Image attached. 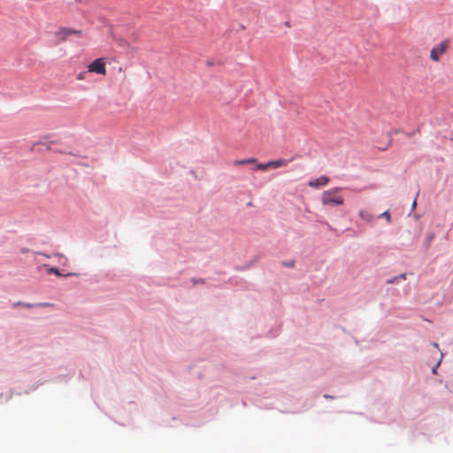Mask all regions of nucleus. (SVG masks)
Segmentation results:
<instances>
[{
	"instance_id": "obj_17",
	"label": "nucleus",
	"mask_w": 453,
	"mask_h": 453,
	"mask_svg": "<svg viewBox=\"0 0 453 453\" xmlns=\"http://www.w3.org/2000/svg\"><path fill=\"white\" fill-rule=\"evenodd\" d=\"M433 346H434V347H435V348H438V343L434 342V343H433Z\"/></svg>"
},
{
	"instance_id": "obj_7",
	"label": "nucleus",
	"mask_w": 453,
	"mask_h": 453,
	"mask_svg": "<svg viewBox=\"0 0 453 453\" xmlns=\"http://www.w3.org/2000/svg\"><path fill=\"white\" fill-rule=\"evenodd\" d=\"M257 162V159L255 157H250L245 159H239L234 161V165L238 166L242 165H248V164H255Z\"/></svg>"
},
{
	"instance_id": "obj_6",
	"label": "nucleus",
	"mask_w": 453,
	"mask_h": 453,
	"mask_svg": "<svg viewBox=\"0 0 453 453\" xmlns=\"http://www.w3.org/2000/svg\"><path fill=\"white\" fill-rule=\"evenodd\" d=\"M292 159H289V160H287V159H278V160H273V161H269L267 163V165H268V168H273V169H276V168H279V167H282V166H287L288 162L291 161Z\"/></svg>"
},
{
	"instance_id": "obj_19",
	"label": "nucleus",
	"mask_w": 453,
	"mask_h": 453,
	"mask_svg": "<svg viewBox=\"0 0 453 453\" xmlns=\"http://www.w3.org/2000/svg\"><path fill=\"white\" fill-rule=\"evenodd\" d=\"M438 365H440V361L437 363V365H435L434 368H438Z\"/></svg>"
},
{
	"instance_id": "obj_10",
	"label": "nucleus",
	"mask_w": 453,
	"mask_h": 453,
	"mask_svg": "<svg viewBox=\"0 0 453 453\" xmlns=\"http://www.w3.org/2000/svg\"><path fill=\"white\" fill-rule=\"evenodd\" d=\"M257 168L258 170H262V171L267 170L268 169L267 163L266 164H257Z\"/></svg>"
},
{
	"instance_id": "obj_12",
	"label": "nucleus",
	"mask_w": 453,
	"mask_h": 453,
	"mask_svg": "<svg viewBox=\"0 0 453 453\" xmlns=\"http://www.w3.org/2000/svg\"><path fill=\"white\" fill-rule=\"evenodd\" d=\"M85 76H86V72H81V73H80L78 74L77 79H78L79 81H81V80H84V79H85Z\"/></svg>"
},
{
	"instance_id": "obj_22",
	"label": "nucleus",
	"mask_w": 453,
	"mask_h": 453,
	"mask_svg": "<svg viewBox=\"0 0 453 453\" xmlns=\"http://www.w3.org/2000/svg\"><path fill=\"white\" fill-rule=\"evenodd\" d=\"M42 305H43V306H48V305H50V304H49V303H43Z\"/></svg>"
},
{
	"instance_id": "obj_9",
	"label": "nucleus",
	"mask_w": 453,
	"mask_h": 453,
	"mask_svg": "<svg viewBox=\"0 0 453 453\" xmlns=\"http://www.w3.org/2000/svg\"><path fill=\"white\" fill-rule=\"evenodd\" d=\"M380 217L385 218L387 219L388 223H390V221H391V217H390V213L388 211H386L383 213H381Z\"/></svg>"
},
{
	"instance_id": "obj_14",
	"label": "nucleus",
	"mask_w": 453,
	"mask_h": 453,
	"mask_svg": "<svg viewBox=\"0 0 453 453\" xmlns=\"http://www.w3.org/2000/svg\"><path fill=\"white\" fill-rule=\"evenodd\" d=\"M398 277V280H406V273H402Z\"/></svg>"
},
{
	"instance_id": "obj_16",
	"label": "nucleus",
	"mask_w": 453,
	"mask_h": 453,
	"mask_svg": "<svg viewBox=\"0 0 453 453\" xmlns=\"http://www.w3.org/2000/svg\"><path fill=\"white\" fill-rule=\"evenodd\" d=\"M27 251H28V249H27V248H24V249H22V250H21V252H22V253H26V252H27Z\"/></svg>"
},
{
	"instance_id": "obj_20",
	"label": "nucleus",
	"mask_w": 453,
	"mask_h": 453,
	"mask_svg": "<svg viewBox=\"0 0 453 453\" xmlns=\"http://www.w3.org/2000/svg\"><path fill=\"white\" fill-rule=\"evenodd\" d=\"M438 365H440V361L437 363V365H435L434 368H438Z\"/></svg>"
},
{
	"instance_id": "obj_21",
	"label": "nucleus",
	"mask_w": 453,
	"mask_h": 453,
	"mask_svg": "<svg viewBox=\"0 0 453 453\" xmlns=\"http://www.w3.org/2000/svg\"><path fill=\"white\" fill-rule=\"evenodd\" d=\"M433 372L435 373L436 372V368H434L433 369Z\"/></svg>"
},
{
	"instance_id": "obj_18",
	"label": "nucleus",
	"mask_w": 453,
	"mask_h": 453,
	"mask_svg": "<svg viewBox=\"0 0 453 453\" xmlns=\"http://www.w3.org/2000/svg\"><path fill=\"white\" fill-rule=\"evenodd\" d=\"M416 206V201L413 202L412 207L414 208Z\"/></svg>"
},
{
	"instance_id": "obj_13",
	"label": "nucleus",
	"mask_w": 453,
	"mask_h": 453,
	"mask_svg": "<svg viewBox=\"0 0 453 453\" xmlns=\"http://www.w3.org/2000/svg\"><path fill=\"white\" fill-rule=\"evenodd\" d=\"M397 281H398V277L395 276V277L390 279L389 280H388V284H393V283H395Z\"/></svg>"
},
{
	"instance_id": "obj_4",
	"label": "nucleus",
	"mask_w": 453,
	"mask_h": 453,
	"mask_svg": "<svg viewBox=\"0 0 453 453\" xmlns=\"http://www.w3.org/2000/svg\"><path fill=\"white\" fill-rule=\"evenodd\" d=\"M81 34V32L80 30L64 27L55 33V37L57 39V42L60 43L65 42L72 35H80Z\"/></svg>"
},
{
	"instance_id": "obj_5",
	"label": "nucleus",
	"mask_w": 453,
	"mask_h": 453,
	"mask_svg": "<svg viewBox=\"0 0 453 453\" xmlns=\"http://www.w3.org/2000/svg\"><path fill=\"white\" fill-rule=\"evenodd\" d=\"M328 182L329 178L327 176L322 175L319 178L310 180L308 185L311 188H318L319 187L326 186Z\"/></svg>"
},
{
	"instance_id": "obj_1",
	"label": "nucleus",
	"mask_w": 453,
	"mask_h": 453,
	"mask_svg": "<svg viewBox=\"0 0 453 453\" xmlns=\"http://www.w3.org/2000/svg\"><path fill=\"white\" fill-rule=\"evenodd\" d=\"M321 202L324 205L339 206L343 204L344 198L340 194V188H334L322 193Z\"/></svg>"
},
{
	"instance_id": "obj_11",
	"label": "nucleus",
	"mask_w": 453,
	"mask_h": 453,
	"mask_svg": "<svg viewBox=\"0 0 453 453\" xmlns=\"http://www.w3.org/2000/svg\"><path fill=\"white\" fill-rule=\"evenodd\" d=\"M48 273H54L56 275H60L59 272H58V269L55 268V267H50L48 269Z\"/></svg>"
},
{
	"instance_id": "obj_8",
	"label": "nucleus",
	"mask_w": 453,
	"mask_h": 453,
	"mask_svg": "<svg viewBox=\"0 0 453 453\" xmlns=\"http://www.w3.org/2000/svg\"><path fill=\"white\" fill-rule=\"evenodd\" d=\"M359 216H360L363 219H365V220H366V221H370V220H372V216L369 212H367V211H359Z\"/></svg>"
},
{
	"instance_id": "obj_2",
	"label": "nucleus",
	"mask_w": 453,
	"mask_h": 453,
	"mask_svg": "<svg viewBox=\"0 0 453 453\" xmlns=\"http://www.w3.org/2000/svg\"><path fill=\"white\" fill-rule=\"evenodd\" d=\"M449 47V41L443 40L439 44L432 48L430 51V59L438 62L441 57L448 50Z\"/></svg>"
},
{
	"instance_id": "obj_3",
	"label": "nucleus",
	"mask_w": 453,
	"mask_h": 453,
	"mask_svg": "<svg viewBox=\"0 0 453 453\" xmlns=\"http://www.w3.org/2000/svg\"><path fill=\"white\" fill-rule=\"evenodd\" d=\"M105 60L103 58H96L88 65V72L96 73L97 74L105 75L106 67Z\"/></svg>"
},
{
	"instance_id": "obj_15",
	"label": "nucleus",
	"mask_w": 453,
	"mask_h": 453,
	"mask_svg": "<svg viewBox=\"0 0 453 453\" xmlns=\"http://www.w3.org/2000/svg\"><path fill=\"white\" fill-rule=\"evenodd\" d=\"M24 306L27 307V308H31L34 306V304H31V303H25Z\"/></svg>"
}]
</instances>
